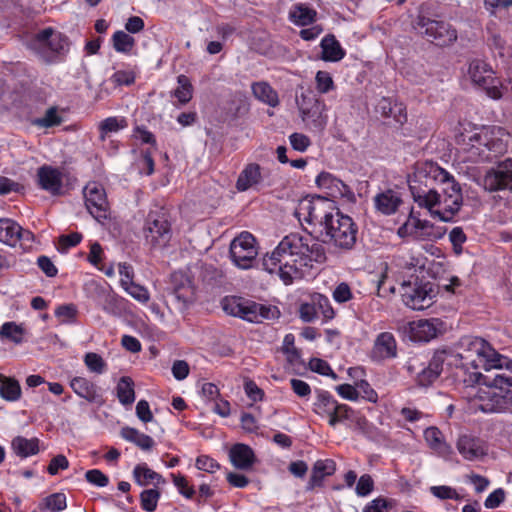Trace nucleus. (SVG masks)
Here are the masks:
<instances>
[{
  "mask_svg": "<svg viewBox=\"0 0 512 512\" xmlns=\"http://www.w3.org/2000/svg\"><path fill=\"white\" fill-rule=\"evenodd\" d=\"M408 186L413 201L443 222H452L463 206L460 183L435 162L417 163Z\"/></svg>",
  "mask_w": 512,
  "mask_h": 512,
  "instance_id": "obj_1",
  "label": "nucleus"
},
{
  "mask_svg": "<svg viewBox=\"0 0 512 512\" xmlns=\"http://www.w3.org/2000/svg\"><path fill=\"white\" fill-rule=\"evenodd\" d=\"M447 350L450 358L447 364L464 371L463 382L467 386L483 384L498 389L485 380H491L497 374L511 375L512 361L497 353L483 338L464 336L459 340L456 351Z\"/></svg>",
  "mask_w": 512,
  "mask_h": 512,
  "instance_id": "obj_2",
  "label": "nucleus"
},
{
  "mask_svg": "<svg viewBox=\"0 0 512 512\" xmlns=\"http://www.w3.org/2000/svg\"><path fill=\"white\" fill-rule=\"evenodd\" d=\"M412 28L416 35L441 48L452 46L458 39V31L454 25L442 19L428 2L419 6L412 20Z\"/></svg>",
  "mask_w": 512,
  "mask_h": 512,
  "instance_id": "obj_3",
  "label": "nucleus"
},
{
  "mask_svg": "<svg viewBox=\"0 0 512 512\" xmlns=\"http://www.w3.org/2000/svg\"><path fill=\"white\" fill-rule=\"evenodd\" d=\"M278 245L279 251H288L296 256L294 262H298L304 267H311L312 262L324 263L326 261L324 245L310 235L303 236L299 233H290Z\"/></svg>",
  "mask_w": 512,
  "mask_h": 512,
  "instance_id": "obj_4",
  "label": "nucleus"
},
{
  "mask_svg": "<svg viewBox=\"0 0 512 512\" xmlns=\"http://www.w3.org/2000/svg\"><path fill=\"white\" fill-rule=\"evenodd\" d=\"M357 233L358 227L353 219L337 210L334 219L321 229L319 236L322 244H331L342 251H350L356 244Z\"/></svg>",
  "mask_w": 512,
  "mask_h": 512,
  "instance_id": "obj_5",
  "label": "nucleus"
},
{
  "mask_svg": "<svg viewBox=\"0 0 512 512\" xmlns=\"http://www.w3.org/2000/svg\"><path fill=\"white\" fill-rule=\"evenodd\" d=\"M465 161L472 163L491 161L494 157L506 151V144L502 139L494 136L492 131L482 129L469 137V142L463 149Z\"/></svg>",
  "mask_w": 512,
  "mask_h": 512,
  "instance_id": "obj_6",
  "label": "nucleus"
},
{
  "mask_svg": "<svg viewBox=\"0 0 512 512\" xmlns=\"http://www.w3.org/2000/svg\"><path fill=\"white\" fill-rule=\"evenodd\" d=\"M223 310L231 316L253 323L274 320L280 316V311L276 306L256 303L242 297L225 298Z\"/></svg>",
  "mask_w": 512,
  "mask_h": 512,
  "instance_id": "obj_7",
  "label": "nucleus"
},
{
  "mask_svg": "<svg viewBox=\"0 0 512 512\" xmlns=\"http://www.w3.org/2000/svg\"><path fill=\"white\" fill-rule=\"evenodd\" d=\"M30 47L47 64L56 63L69 50V39L53 28H45L32 38Z\"/></svg>",
  "mask_w": 512,
  "mask_h": 512,
  "instance_id": "obj_8",
  "label": "nucleus"
},
{
  "mask_svg": "<svg viewBox=\"0 0 512 512\" xmlns=\"http://www.w3.org/2000/svg\"><path fill=\"white\" fill-rule=\"evenodd\" d=\"M339 210L334 202L326 197L316 195L311 199L301 200L296 211L299 221L309 224H319L324 229L330 220L334 219L335 212Z\"/></svg>",
  "mask_w": 512,
  "mask_h": 512,
  "instance_id": "obj_9",
  "label": "nucleus"
},
{
  "mask_svg": "<svg viewBox=\"0 0 512 512\" xmlns=\"http://www.w3.org/2000/svg\"><path fill=\"white\" fill-rule=\"evenodd\" d=\"M294 260H296V256L288 251H279V245H277L270 255L264 256L262 265L264 270L271 274L278 273L283 283L290 285L294 279L301 278L303 275L302 268L304 266Z\"/></svg>",
  "mask_w": 512,
  "mask_h": 512,
  "instance_id": "obj_10",
  "label": "nucleus"
},
{
  "mask_svg": "<svg viewBox=\"0 0 512 512\" xmlns=\"http://www.w3.org/2000/svg\"><path fill=\"white\" fill-rule=\"evenodd\" d=\"M468 74L472 83L485 91L488 97L494 100L502 98L504 89L502 81L495 76V71L487 62L473 59L469 63Z\"/></svg>",
  "mask_w": 512,
  "mask_h": 512,
  "instance_id": "obj_11",
  "label": "nucleus"
},
{
  "mask_svg": "<svg viewBox=\"0 0 512 512\" xmlns=\"http://www.w3.org/2000/svg\"><path fill=\"white\" fill-rule=\"evenodd\" d=\"M145 241L152 248H165L171 238L172 229L167 212L161 208L150 211L144 228Z\"/></svg>",
  "mask_w": 512,
  "mask_h": 512,
  "instance_id": "obj_12",
  "label": "nucleus"
},
{
  "mask_svg": "<svg viewBox=\"0 0 512 512\" xmlns=\"http://www.w3.org/2000/svg\"><path fill=\"white\" fill-rule=\"evenodd\" d=\"M404 281L402 284V298L405 305L413 310H424L433 304L436 296L434 284L430 281L420 280L418 276Z\"/></svg>",
  "mask_w": 512,
  "mask_h": 512,
  "instance_id": "obj_13",
  "label": "nucleus"
},
{
  "mask_svg": "<svg viewBox=\"0 0 512 512\" xmlns=\"http://www.w3.org/2000/svg\"><path fill=\"white\" fill-rule=\"evenodd\" d=\"M448 353L447 349L436 350L431 359L423 364L420 369H418L414 360L408 363L407 369L415 375L418 386L429 387L439 378L443 371V365L448 360Z\"/></svg>",
  "mask_w": 512,
  "mask_h": 512,
  "instance_id": "obj_14",
  "label": "nucleus"
},
{
  "mask_svg": "<svg viewBox=\"0 0 512 512\" xmlns=\"http://www.w3.org/2000/svg\"><path fill=\"white\" fill-rule=\"evenodd\" d=\"M297 105L302 120L312 131H322L327 124V116L323 114L325 104L312 92L302 93Z\"/></svg>",
  "mask_w": 512,
  "mask_h": 512,
  "instance_id": "obj_15",
  "label": "nucleus"
},
{
  "mask_svg": "<svg viewBox=\"0 0 512 512\" xmlns=\"http://www.w3.org/2000/svg\"><path fill=\"white\" fill-rule=\"evenodd\" d=\"M230 258L232 262L241 269H249L257 256L255 238L249 232H242L234 238L230 244Z\"/></svg>",
  "mask_w": 512,
  "mask_h": 512,
  "instance_id": "obj_16",
  "label": "nucleus"
},
{
  "mask_svg": "<svg viewBox=\"0 0 512 512\" xmlns=\"http://www.w3.org/2000/svg\"><path fill=\"white\" fill-rule=\"evenodd\" d=\"M85 206L91 216L101 222L109 217V203L105 189L98 183H88L84 188Z\"/></svg>",
  "mask_w": 512,
  "mask_h": 512,
  "instance_id": "obj_17",
  "label": "nucleus"
},
{
  "mask_svg": "<svg viewBox=\"0 0 512 512\" xmlns=\"http://www.w3.org/2000/svg\"><path fill=\"white\" fill-rule=\"evenodd\" d=\"M489 192L509 190L512 192V158L500 161L496 167L487 171L483 179Z\"/></svg>",
  "mask_w": 512,
  "mask_h": 512,
  "instance_id": "obj_18",
  "label": "nucleus"
},
{
  "mask_svg": "<svg viewBox=\"0 0 512 512\" xmlns=\"http://www.w3.org/2000/svg\"><path fill=\"white\" fill-rule=\"evenodd\" d=\"M37 182L41 189L51 195H60L63 185V174L58 168L42 165L37 170Z\"/></svg>",
  "mask_w": 512,
  "mask_h": 512,
  "instance_id": "obj_19",
  "label": "nucleus"
},
{
  "mask_svg": "<svg viewBox=\"0 0 512 512\" xmlns=\"http://www.w3.org/2000/svg\"><path fill=\"white\" fill-rule=\"evenodd\" d=\"M439 319H420L410 323V338L414 342H429L440 332Z\"/></svg>",
  "mask_w": 512,
  "mask_h": 512,
  "instance_id": "obj_20",
  "label": "nucleus"
},
{
  "mask_svg": "<svg viewBox=\"0 0 512 512\" xmlns=\"http://www.w3.org/2000/svg\"><path fill=\"white\" fill-rule=\"evenodd\" d=\"M376 212L389 216L395 214L403 204L402 196L398 191L386 189L373 197Z\"/></svg>",
  "mask_w": 512,
  "mask_h": 512,
  "instance_id": "obj_21",
  "label": "nucleus"
},
{
  "mask_svg": "<svg viewBox=\"0 0 512 512\" xmlns=\"http://www.w3.org/2000/svg\"><path fill=\"white\" fill-rule=\"evenodd\" d=\"M457 449L462 457L468 461L481 459L487 454L485 442L471 435L460 436L457 441Z\"/></svg>",
  "mask_w": 512,
  "mask_h": 512,
  "instance_id": "obj_22",
  "label": "nucleus"
},
{
  "mask_svg": "<svg viewBox=\"0 0 512 512\" xmlns=\"http://www.w3.org/2000/svg\"><path fill=\"white\" fill-rule=\"evenodd\" d=\"M70 387L80 398L89 403L103 404L104 400L95 383L85 377L76 376L70 380Z\"/></svg>",
  "mask_w": 512,
  "mask_h": 512,
  "instance_id": "obj_23",
  "label": "nucleus"
},
{
  "mask_svg": "<svg viewBox=\"0 0 512 512\" xmlns=\"http://www.w3.org/2000/svg\"><path fill=\"white\" fill-rule=\"evenodd\" d=\"M172 295L183 308L193 300L194 289L191 280L181 272L173 273L171 276Z\"/></svg>",
  "mask_w": 512,
  "mask_h": 512,
  "instance_id": "obj_24",
  "label": "nucleus"
},
{
  "mask_svg": "<svg viewBox=\"0 0 512 512\" xmlns=\"http://www.w3.org/2000/svg\"><path fill=\"white\" fill-rule=\"evenodd\" d=\"M232 465L239 470H250L256 462L253 449L243 443L234 444L229 450Z\"/></svg>",
  "mask_w": 512,
  "mask_h": 512,
  "instance_id": "obj_25",
  "label": "nucleus"
},
{
  "mask_svg": "<svg viewBox=\"0 0 512 512\" xmlns=\"http://www.w3.org/2000/svg\"><path fill=\"white\" fill-rule=\"evenodd\" d=\"M373 357L379 360L392 359L397 356V343L390 332H381L377 335L372 349Z\"/></svg>",
  "mask_w": 512,
  "mask_h": 512,
  "instance_id": "obj_26",
  "label": "nucleus"
},
{
  "mask_svg": "<svg viewBox=\"0 0 512 512\" xmlns=\"http://www.w3.org/2000/svg\"><path fill=\"white\" fill-rule=\"evenodd\" d=\"M25 235L29 236L30 232L23 230L15 221L7 218L0 219V242L15 246Z\"/></svg>",
  "mask_w": 512,
  "mask_h": 512,
  "instance_id": "obj_27",
  "label": "nucleus"
},
{
  "mask_svg": "<svg viewBox=\"0 0 512 512\" xmlns=\"http://www.w3.org/2000/svg\"><path fill=\"white\" fill-rule=\"evenodd\" d=\"M377 112L384 118H392L396 123L403 124L407 120L406 107L403 103L393 102L383 97L377 104Z\"/></svg>",
  "mask_w": 512,
  "mask_h": 512,
  "instance_id": "obj_28",
  "label": "nucleus"
},
{
  "mask_svg": "<svg viewBox=\"0 0 512 512\" xmlns=\"http://www.w3.org/2000/svg\"><path fill=\"white\" fill-rule=\"evenodd\" d=\"M262 181L261 167L257 163H250L240 172L236 181V188L243 192Z\"/></svg>",
  "mask_w": 512,
  "mask_h": 512,
  "instance_id": "obj_29",
  "label": "nucleus"
},
{
  "mask_svg": "<svg viewBox=\"0 0 512 512\" xmlns=\"http://www.w3.org/2000/svg\"><path fill=\"white\" fill-rule=\"evenodd\" d=\"M395 265L408 272L423 273L425 269L426 257L423 255H415L411 251L402 252L394 257Z\"/></svg>",
  "mask_w": 512,
  "mask_h": 512,
  "instance_id": "obj_30",
  "label": "nucleus"
},
{
  "mask_svg": "<svg viewBox=\"0 0 512 512\" xmlns=\"http://www.w3.org/2000/svg\"><path fill=\"white\" fill-rule=\"evenodd\" d=\"M322 49L321 59L328 62H338L345 57V50L332 34L326 35L320 43Z\"/></svg>",
  "mask_w": 512,
  "mask_h": 512,
  "instance_id": "obj_31",
  "label": "nucleus"
},
{
  "mask_svg": "<svg viewBox=\"0 0 512 512\" xmlns=\"http://www.w3.org/2000/svg\"><path fill=\"white\" fill-rule=\"evenodd\" d=\"M316 401L313 403V411L321 417H330L335 413L338 401L330 392L316 389Z\"/></svg>",
  "mask_w": 512,
  "mask_h": 512,
  "instance_id": "obj_32",
  "label": "nucleus"
},
{
  "mask_svg": "<svg viewBox=\"0 0 512 512\" xmlns=\"http://www.w3.org/2000/svg\"><path fill=\"white\" fill-rule=\"evenodd\" d=\"M253 96L262 103L270 107L279 105V96L277 91L265 81L254 82L251 85Z\"/></svg>",
  "mask_w": 512,
  "mask_h": 512,
  "instance_id": "obj_33",
  "label": "nucleus"
},
{
  "mask_svg": "<svg viewBox=\"0 0 512 512\" xmlns=\"http://www.w3.org/2000/svg\"><path fill=\"white\" fill-rule=\"evenodd\" d=\"M317 12L307 4H295L289 12L290 20L297 26H307L315 22Z\"/></svg>",
  "mask_w": 512,
  "mask_h": 512,
  "instance_id": "obj_34",
  "label": "nucleus"
},
{
  "mask_svg": "<svg viewBox=\"0 0 512 512\" xmlns=\"http://www.w3.org/2000/svg\"><path fill=\"white\" fill-rule=\"evenodd\" d=\"M11 447L17 456L27 458L39 452V439L16 436L11 442Z\"/></svg>",
  "mask_w": 512,
  "mask_h": 512,
  "instance_id": "obj_35",
  "label": "nucleus"
},
{
  "mask_svg": "<svg viewBox=\"0 0 512 512\" xmlns=\"http://www.w3.org/2000/svg\"><path fill=\"white\" fill-rule=\"evenodd\" d=\"M424 437L429 447L439 455H448L451 447L444 441L442 432L437 427H428Z\"/></svg>",
  "mask_w": 512,
  "mask_h": 512,
  "instance_id": "obj_36",
  "label": "nucleus"
},
{
  "mask_svg": "<svg viewBox=\"0 0 512 512\" xmlns=\"http://www.w3.org/2000/svg\"><path fill=\"white\" fill-rule=\"evenodd\" d=\"M0 396L2 399L15 402L21 397V386L18 380L0 374Z\"/></svg>",
  "mask_w": 512,
  "mask_h": 512,
  "instance_id": "obj_37",
  "label": "nucleus"
},
{
  "mask_svg": "<svg viewBox=\"0 0 512 512\" xmlns=\"http://www.w3.org/2000/svg\"><path fill=\"white\" fill-rule=\"evenodd\" d=\"M121 301L115 293L110 290L102 289L98 293V305L108 314L118 315L121 311Z\"/></svg>",
  "mask_w": 512,
  "mask_h": 512,
  "instance_id": "obj_38",
  "label": "nucleus"
},
{
  "mask_svg": "<svg viewBox=\"0 0 512 512\" xmlns=\"http://www.w3.org/2000/svg\"><path fill=\"white\" fill-rule=\"evenodd\" d=\"M486 42L489 48L493 51H496L499 56H504L506 40L501 36L497 23L495 21H490L486 25Z\"/></svg>",
  "mask_w": 512,
  "mask_h": 512,
  "instance_id": "obj_39",
  "label": "nucleus"
},
{
  "mask_svg": "<svg viewBox=\"0 0 512 512\" xmlns=\"http://www.w3.org/2000/svg\"><path fill=\"white\" fill-rule=\"evenodd\" d=\"M121 436L126 441L134 443L142 450H150L155 444L151 436L141 433L140 431L132 427L122 428Z\"/></svg>",
  "mask_w": 512,
  "mask_h": 512,
  "instance_id": "obj_40",
  "label": "nucleus"
},
{
  "mask_svg": "<svg viewBox=\"0 0 512 512\" xmlns=\"http://www.w3.org/2000/svg\"><path fill=\"white\" fill-rule=\"evenodd\" d=\"M316 184L319 188L336 189L341 196L352 194L348 185L328 172H321L316 178Z\"/></svg>",
  "mask_w": 512,
  "mask_h": 512,
  "instance_id": "obj_41",
  "label": "nucleus"
},
{
  "mask_svg": "<svg viewBox=\"0 0 512 512\" xmlns=\"http://www.w3.org/2000/svg\"><path fill=\"white\" fill-rule=\"evenodd\" d=\"M67 507L66 495L61 492L52 493L38 504L40 512H60Z\"/></svg>",
  "mask_w": 512,
  "mask_h": 512,
  "instance_id": "obj_42",
  "label": "nucleus"
},
{
  "mask_svg": "<svg viewBox=\"0 0 512 512\" xmlns=\"http://www.w3.org/2000/svg\"><path fill=\"white\" fill-rule=\"evenodd\" d=\"M133 477L139 486H146L153 482H164L163 477L159 473L150 469L145 463L138 464L134 467Z\"/></svg>",
  "mask_w": 512,
  "mask_h": 512,
  "instance_id": "obj_43",
  "label": "nucleus"
},
{
  "mask_svg": "<svg viewBox=\"0 0 512 512\" xmlns=\"http://www.w3.org/2000/svg\"><path fill=\"white\" fill-rule=\"evenodd\" d=\"M116 392L117 398L122 405H131L135 401L134 382L128 376L120 378Z\"/></svg>",
  "mask_w": 512,
  "mask_h": 512,
  "instance_id": "obj_44",
  "label": "nucleus"
},
{
  "mask_svg": "<svg viewBox=\"0 0 512 512\" xmlns=\"http://www.w3.org/2000/svg\"><path fill=\"white\" fill-rule=\"evenodd\" d=\"M485 381L499 388V391L502 393L501 397L504 399L505 403L512 405V375L506 373L497 374L493 379L489 380L487 378Z\"/></svg>",
  "mask_w": 512,
  "mask_h": 512,
  "instance_id": "obj_45",
  "label": "nucleus"
},
{
  "mask_svg": "<svg viewBox=\"0 0 512 512\" xmlns=\"http://www.w3.org/2000/svg\"><path fill=\"white\" fill-rule=\"evenodd\" d=\"M127 126V121L125 118L119 119L118 117H108L100 122L99 131H100V140L105 141L107 135L112 132H117L121 129H124Z\"/></svg>",
  "mask_w": 512,
  "mask_h": 512,
  "instance_id": "obj_46",
  "label": "nucleus"
},
{
  "mask_svg": "<svg viewBox=\"0 0 512 512\" xmlns=\"http://www.w3.org/2000/svg\"><path fill=\"white\" fill-rule=\"evenodd\" d=\"M311 301L314 303L316 312H320L325 321L332 320L334 318L335 312L327 296L321 293H313L311 295Z\"/></svg>",
  "mask_w": 512,
  "mask_h": 512,
  "instance_id": "obj_47",
  "label": "nucleus"
},
{
  "mask_svg": "<svg viewBox=\"0 0 512 512\" xmlns=\"http://www.w3.org/2000/svg\"><path fill=\"white\" fill-rule=\"evenodd\" d=\"M112 42L113 48L124 54L130 53L135 45L134 38L122 30H118L112 35Z\"/></svg>",
  "mask_w": 512,
  "mask_h": 512,
  "instance_id": "obj_48",
  "label": "nucleus"
},
{
  "mask_svg": "<svg viewBox=\"0 0 512 512\" xmlns=\"http://www.w3.org/2000/svg\"><path fill=\"white\" fill-rule=\"evenodd\" d=\"M83 362L91 373L100 375L107 371V363L98 353L87 352L83 357Z\"/></svg>",
  "mask_w": 512,
  "mask_h": 512,
  "instance_id": "obj_49",
  "label": "nucleus"
},
{
  "mask_svg": "<svg viewBox=\"0 0 512 512\" xmlns=\"http://www.w3.org/2000/svg\"><path fill=\"white\" fill-rule=\"evenodd\" d=\"M160 491L155 488L145 489L140 493V506L146 512H154L160 499Z\"/></svg>",
  "mask_w": 512,
  "mask_h": 512,
  "instance_id": "obj_50",
  "label": "nucleus"
},
{
  "mask_svg": "<svg viewBox=\"0 0 512 512\" xmlns=\"http://www.w3.org/2000/svg\"><path fill=\"white\" fill-rule=\"evenodd\" d=\"M24 329L15 322H5L0 329V336L9 339L15 344L23 342Z\"/></svg>",
  "mask_w": 512,
  "mask_h": 512,
  "instance_id": "obj_51",
  "label": "nucleus"
},
{
  "mask_svg": "<svg viewBox=\"0 0 512 512\" xmlns=\"http://www.w3.org/2000/svg\"><path fill=\"white\" fill-rule=\"evenodd\" d=\"M178 88L174 91V96L178 99L181 104L188 103L192 98L193 87L189 79L185 75H179Z\"/></svg>",
  "mask_w": 512,
  "mask_h": 512,
  "instance_id": "obj_52",
  "label": "nucleus"
},
{
  "mask_svg": "<svg viewBox=\"0 0 512 512\" xmlns=\"http://www.w3.org/2000/svg\"><path fill=\"white\" fill-rule=\"evenodd\" d=\"M61 122L62 117L58 115L57 108L50 107L45 112V115L42 118L36 119L34 123L40 127L50 128L60 125Z\"/></svg>",
  "mask_w": 512,
  "mask_h": 512,
  "instance_id": "obj_53",
  "label": "nucleus"
},
{
  "mask_svg": "<svg viewBox=\"0 0 512 512\" xmlns=\"http://www.w3.org/2000/svg\"><path fill=\"white\" fill-rule=\"evenodd\" d=\"M78 310L75 304H63L56 308L55 316L63 323H72L75 321Z\"/></svg>",
  "mask_w": 512,
  "mask_h": 512,
  "instance_id": "obj_54",
  "label": "nucleus"
},
{
  "mask_svg": "<svg viewBox=\"0 0 512 512\" xmlns=\"http://www.w3.org/2000/svg\"><path fill=\"white\" fill-rule=\"evenodd\" d=\"M316 88L319 93L325 94L335 88L334 81L327 71H318L315 77Z\"/></svg>",
  "mask_w": 512,
  "mask_h": 512,
  "instance_id": "obj_55",
  "label": "nucleus"
},
{
  "mask_svg": "<svg viewBox=\"0 0 512 512\" xmlns=\"http://www.w3.org/2000/svg\"><path fill=\"white\" fill-rule=\"evenodd\" d=\"M353 413V409L346 405L338 403L336 406L335 413L332 414L330 419H328V424L331 427H335L338 423H341L345 420H349Z\"/></svg>",
  "mask_w": 512,
  "mask_h": 512,
  "instance_id": "obj_56",
  "label": "nucleus"
},
{
  "mask_svg": "<svg viewBox=\"0 0 512 512\" xmlns=\"http://www.w3.org/2000/svg\"><path fill=\"white\" fill-rule=\"evenodd\" d=\"M173 483L178 492L187 499H192L195 495V490L189 485L187 478L182 474H172Z\"/></svg>",
  "mask_w": 512,
  "mask_h": 512,
  "instance_id": "obj_57",
  "label": "nucleus"
},
{
  "mask_svg": "<svg viewBox=\"0 0 512 512\" xmlns=\"http://www.w3.org/2000/svg\"><path fill=\"white\" fill-rule=\"evenodd\" d=\"M123 288L131 297H133L135 300L139 301L142 304H146L150 299L148 290L139 284L132 282L124 286Z\"/></svg>",
  "mask_w": 512,
  "mask_h": 512,
  "instance_id": "obj_58",
  "label": "nucleus"
},
{
  "mask_svg": "<svg viewBox=\"0 0 512 512\" xmlns=\"http://www.w3.org/2000/svg\"><path fill=\"white\" fill-rule=\"evenodd\" d=\"M374 480L369 474L360 476L356 483L355 492L359 497H366L374 490Z\"/></svg>",
  "mask_w": 512,
  "mask_h": 512,
  "instance_id": "obj_59",
  "label": "nucleus"
},
{
  "mask_svg": "<svg viewBox=\"0 0 512 512\" xmlns=\"http://www.w3.org/2000/svg\"><path fill=\"white\" fill-rule=\"evenodd\" d=\"M392 507V500L385 497L379 496L372 501L368 502L363 512H388V509Z\"/></svg>",
  "mask_w": 512,
  "mask_h": 512,
  "instance_id": "obj_60",
  "label": "nucleus"
},
{
  "mask_svg": "<svg viewBox=\"0 0 512 512\" xmlns=\"http://www.w3.org/2000/svg\"><path fill=\"white\" fill-rule=\"evenodd\" d=\"M449 240L453 246L455 254L462 253V245L466 242L467 237L461 227H454L449 233Z\"/></svg>",
  "mask_w": 512,
  "mask_h": 512,
  "instance_id": "obj_61",
  "label": "nucleus"
},
{
  "mask_svg": "<svg viewBox=\"0 0 512 512\" xmlns=\"http://www.w3.org/2000/svg\"><path fill=\"white\" fill-rule=\"evenodd\" d=\"M195 466L198 470L215 473L220 469V464L208 455H200L196 458Z\"/></svg>",
  "mask_w": 512,
  "mask_h": 512,
  "instance_id": "obj_62",
  "label": "nucleus"
},
{
  "mask_svg": "<svg viewBox=\"0 0 512 512\" xmlns=\"http://www.w3.org/2000/svg\"><path fill=\"white\" fill-rule=\"evenodd\" d=\"M430 491L433 494V496H435L439 499H442V500H446V499L460 500L461 499V497L457 493V491L450 486H446V485L432 486L430 488Z\"/></svg>",
  "mask_w": 512,
  "mask_h": 512,
  "instance_id": "obj_63",
  "label": "nucleus"
},
{
  "mask_svg": "<svg viewBox=\"0 0 512 512\" xmlns=\"http://www.w3.org/2000/svg\"><path fill=\"white\" fill-rule=\"evenodd\" d=\"M332 296L337 303L343 304L353 298V293L346 282H341L335 287Z\"/></svg>",
  "mask_w": 512,
  "mask_h": 512,
  "instance_id": "obj_64",
  "label": "nucleus"
}]
</instances>
